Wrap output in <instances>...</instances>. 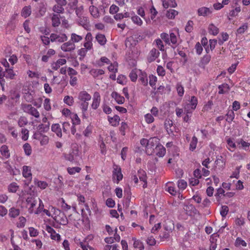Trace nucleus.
Returning a JSON list of instances; mask_svg holds the SVG:
<instances>
[{"mask_svg":"<svg viewBox=\"0 0 250 250\" xmlns=\"http://www.w3.org/2000/svg\"><path fill=\"white\" fill-rule=\"evenodd\" d=\"M21 106V109L24 112L31 115L36 118H39L40 117L39 112L31 104L22 103Z\"/></svg>","mask_w":250,"mask_h":250,"instance_id":"obj_1","label":"nucleus"},{"mask_svg":"<svg viewBox=\"0 0 250 250\" xmlns=\"http://www.w3.org/2000/svg\"><path fill=\"white\" fill-rule=\"evenodd\" d=\"M160 145L159 144V140L156 137L150 138L148 140V145L146 146V153L148 155H151L154 151L156 146Z\"/></svg>","mask_w":250,"mask_h":250,"instance_id":"obj_2","label":"nucleus"},{"mask_svg":"<svg viewBox=\"0 0 250 250\" xmlns=\"http://www.w3.org/2000/svg\"><path fill=\"white\" fill-rule=\"evenodd\" d=\"M123 177V175L122 173L121 167L117 165H114L112 174V178L114 182L118 184L122 180Z\"/></svg>","mask_w":250,"mask_h":250,"instance_id":"obj_3","label":"nucleus"},{"mask_svg":"<svg viewBox=\"0 0 250 250\" xmlns=\"http://www.w3.org/2000/svg\"><path fill=\"white\" fill-rule=\"evenodd\" d=\"M63 155L66 160L73 162L75 161L76 157L79 155L78 148L75 147L72 149L71 151L69 153H64Z\"/></svg>","mask_w":250,"mask_h":250,"instance_id":"obj_4","label":"nucleus"},{"mask_svg":"<svg viewBox=\"0 0 250 250\" xmlns=\"http://www.w3.org/2000/svg\"><path fill=\"white\" fill-rule=\"evenodd\" d=\"M28 210L29 213L32 214L34 212V208L37 204V201L31 196L28 197L26 199Z\"/></svg>","mask_w":250,"mask_h":250,"instance_id":"obj_5","label":"nucleus"},{"mask_svg":"<svg viewBox=\"0 0 250 250\" xmlns=\"http://www.w3.org/2000/svg\"><path fill=\"white\" fill-rule=\"evenodd\" d=\"M183 209H184L186 213L189 216H192L199 213V211L192 204L185 205Z\"/></svg>","mask_w":250,"mask_h":250,"instance_id":"obj_6","label":"nucleus"},{"mask_svg":"<svg viewBox=\"0 0 250 250\" xmlns=\"http://www.w3.org/2000/svg\"><path fill=\"white\" fill-rule=\"evenodd\" d=\"M76 46L75 44L69 41L63 43L61 46V49L64 52H71L75 50Z\"/></svg>","mask_w":250,"mask_h":250,"instance_id":"obj_7","label":"nucleus"},{"mask_svg":"<svg viewBox=\"0 0 250 250\" xmlns=\"http://www.w3.org/2000/svg\"><path fill=\"white\" fill-rule=\"evenodd\" d=\"M101 102V96L98 92H95L93 95V102L91 107L93 109H96L99 107Z\"/></svg>","mask_w":250,"mask_h":250,"instance_id":"obj_8","label":"nucleus"},{"mask_svg":"<svg viewBox=\"0 0 250 250\" xmlns=\"http://www.w3.org/2000/svg\"><path fill=\"white\" fill-rule=\"evenodd\" d=\"M160 52L156 48H153L149 52L147 58V62L149 63L154 61L159 56Z\"/></svg>","mask_w":250,"mask_h":250,"instance_id":"obj_9","label":"nucleus"},{"mask_svg":"<svg viewBox=\"0 0 250 250\" xmlns=\"http://www.w3.org/2000/svg\"><path fill=\"white\" fill-rule=\"evenodd\" d=\"M45 230L50 234V236L52 239L58 241L60 240V235L58 233H56L55 230L51 227L47 225L46 226Z\"/></svg>","mask_w":250,"mask_h":250,"instance_id":"obj_10","label":"nucleus"},{"mask_svg":"<svg viewBox=\"0 0 250 250\" xmlns=\"http://www.w3.org/2000/svg\"><path fill=\"white\" fill-rule=\"evenodd\" d=\"M53 219L56 222L62 225H66L68 223L67 217L64 214H61L58 216H54Z\"/></svg>","mask_w":250,"mask_h":250,"instance_id":"obj_11","label":"nucleus"},{"mask_svg":"<svg viewBox=\"0 0 250 250\" xmlns=\"http://www.w3.org/2000/svg\"><path fill=\"white\" fill-rule=\"evenodd\" d=\"M78 98L81 102H86L90 100L91 96L86 91H82L79 92Z\"/></svg>","mask_w":250,"mask_h":250,"instance_id":"obj_12","label":"nucleus"},{"mask_svg":"<svg viewBox=\"0 0 250 250\" xmlns=\"http://www.w3.org/2000/svg\"><path fill=\"white\" fill-rule=\"evenodd\" d=\"M166 152V148L161 144L156 146L154 151H153V152H155L156 155L160 157H163L165 155Z\"/></svg>","mask_w":250,"mask_h":250,"instance_id":"obj_13","label":"nucleus"},{"mask_svg":"<svg viewBox=\"0 0 250 250\" xmlns=\"http://www.w3.org/2000/svg\"><path fill=\"white\" fill-rule=\"evenodd\" d=\"M138 176L140 181L144 182V184L143 186V188H146L147 187V180L146 172L143 170L140 169L138 171Z\"/></svg>","mask_w":250,"mask_h":250,"instance_id":"obj_14","label":"nucleus"},{"mask_svg":"<svg viewBox=\"0 0 250 250\" xmlns=\"http://www.w3.org/2000/svg\"><path fill=\"white\" fill-rule=\"evenodd\" d=\"M211 13L212 11L210 9L206 7H202L197 10V14L199 16L206 17Z\"/></svg>","mask_w":250,"mask_h":250,"instance_id":"obj_15","label":"nucleus"},{"mask_svg":"<svg viewBox=\"0 0 250 250\" xmlns=\"http://www.w3.org/2000/svg\"><path fill=\"white\" fill-rule=\"evenodd\" d=\"M52 131L55 132L59 137H62V128L59 124H53L51 126Z\"/></svg>","mask_w":250,"mask_h":250,"instance_id":"obj_16","label":"nucleus"},{"mask_svg":"<svg viewBox=\"0 0 250 250\" xmlns=\"http://www.w3.org/2000/svg\"><path fill=\"white\" fill-rule=\"evenodd\" d=\"M111 96L115 100L118 104H122L125 102V98L121 96L117 92H113L111 94Z\"/></svg>","mask_w":250,"mask_h":250,"instance_id":"obj_17","label":"nucleus"},{"mask_svg":"<svg viewBox=\"0 0 250 250\" xmlns=\"http://www.w3.org/2000/svg\"><path fill=\"white\" fill-rule=\"evenodd\" d=\"M108 121L112 126H117L119 125L120 118L118 115H114L113 117L108 116Z\"/></svg>","mask_w":250,"mask_h":250,"instance_id":"obj_18","label":"nucleus"},{"mask_svg":"<svg viewBox=\"0 0 250 250\" xmlns=\"http://www.w3.org/2000/svg\"><path fill=\"white\" fill-rule=\"evenodd\" d=\"M15 75V74L12 69L5 68V71H4V74H2V77H5L6 78L13 79Z\"/></svg>","mask_w":250,"mask_h":250,"instance_id":"obj_19","label":"nucleus"},{"mask_svg":"<svg viewBox=\"0 0 250 250\" xmlns=\"http://www.w3.org/2000/svg\"><path fill=\"white\" fill-rule=\"evenodd\" d=\"M22 175L26 178H29L30 181L32 179L30 168L26 166L23 167Z\"/></svg>","mask_w":250,"mask_h":250,"instance_id":"obj_20","label":"nucleus"},{"mask_svg":"<svg viewBox=\"0 0 250 250\" xmlns=\"http://www.w3.org/2000/svg\"><path fill=\"white\" fill-rule=\"evenodd\" d=\"M198 103L197 99L195 96H192L189 101V103L187 104V107H190L191 110L196 108Z\"/></svg>","mask_w":250,"mask_h":250,"instance_id":"obj_21","label":"nucleus"},{"mask_svg":"<svg viewBox=\"0 0 250 250\" xmlns=\"http://www.w3.org/2000/svg\"><path fill=\"white\" fill-rule=\"evenodd\" d=\"M164 229L166 230L169 231H172V230L174 229V225L173 222L171 220H168L165 222L164 224Z\"/></svg>","mask_w":250,"mask_h":250,"instance_id":"obj_22","label":"nucleus"},{"mask_svg":"<svg viewBox=\"0 0 250 250\" xmlns=\"http://www.w3.org/2000/svg\"><path fill=\"white\" fill-rule=\"evenodd\" d=\"M52 25L53 27H58L61 23L60 20V16L57 14H54L51 18Z\"/></svg>","mask_w":250,"mask_h":250,"instance_id":"obj_23","label":"nucleus"},{"mask_svg":"<svg viewBox=\"0 0 250 250\" xmlns=\"http://www.w3.org/2000/svg\"><path fill=\"white\" fill-rule=\"evenodd\" d=\"M89 12L94 18H97L100 16L98 9L93 5L90 6L89 8Z\"/></svg>","mask_w":250,"mask_h":250,"instance_id":"obj_24","label":"nucleus"},{"mask_svg":"<svg viewBox=\"0 0 250 250\" xmlns=\"http://www.w3.org/2000/svg\"><path fill=\"white\" fill-rule=\"evenodd\" d=\"M96 39L98 43L101 45H104L106 42V39L104 35L101 34H98L96 36Z\"/></svg>","mask_w":250,"mask_h":250,"instance_id":"obj_25","label":"nucleus"},{"mask_svg":"<svg viewBox=\"0 0 250 250\" xmlns=\"http://www.w3.org/2000/svg\"><path fill=\"white\" fill-rule=\"evenodd\" d=\"M0 151L1 155L4 156L5 158H8L10 157V153L7 146H2L0 148Z\"/></svg>","mask_w":250,"mask_h":250,"instance_id":"obj_26","label":"nucleus"},{"mask_svg":"<svg viewBox=\"0 0 250 250\" xmlns=\"http://www.w3.org/2000/svg\"><path fill=\"white\" fill-rule=\"evenodd\" d=\"M31 13V7L29 6H25L23 8L21 15L24 18H26L29 17Z\"/></svg>","mask_w":250,"mask_h":250,"instance_id":"obj_27","label":"nucleus"},{"mask_svg":"<svg viewBox=\"0 0 250 250\" xmlns=\"http://www.w3.org/2000/svg\"><path fill=\"white\" fill-rule=\"evenodd\" d=\"M209 33L213 35H216L219 33V28L211 23L208 26Z\"/></svg>","mask_w":250,"mask_h":250,"instance_id":"obj_28","label":"nucleus"},{"mask_svg":"<svg viewBox=\"0 0 250 250\" xmlns=\"http://www.w3.org/2000/svg\"><path fill=\"white\" fill-rule=\"evenodd\" d=\"M90 73L94 77H97L99 75H102L104 73V71L103 69H92Z\"/></svg>","mask_w":250,"mask_h":250,"instance_id":"obj_29","label":"nucleus"},{"mask_svg":"<svg viewBox=\"0 0 250 250\" xmlns=\"http://www.w3.org/2000/svg\"><path fill=\"white\" fill-rule=\"evenodd\" d=\"M20 214V210L15 208H12L9 209V215L12 218H15Z\"/></svg>","mask_w":250,"mask_h":250,"instance_id":"obj_30","label":"nucleus"},{"mask_svg":"<svg viewBox=\"0 0 250 250\" xmlns=\"http://www.w3.org/2000/svg\"><path fill=\"white\" fill-rule=\"evenodd\" d=\"M219 89V92L218 93L221 94H224L227 91H228L229 89V86L228 84L224 83L221 85H219L218 87Z\"/></svg>","mask_w":250,"mask_h":250,"instance_id":"obj_31","label":"nucleus"},{"mask_svg":"<svg viewBox=\"0 0 250 250\" xmlns=\"http://www.w3.org/2000/svg\"><path fill=\"white\" fill-rule=\"evenodd\" d=\"M70 117L73 125H77L80 124L81 120L77 114L72 113Z\"/></svg>","mask_w":250,"mask_h":250,"instance_id":"obj_32","label":"nucleus"},{"mask_svg":"<svg viewBox=\"0 0 250 250\" xmlns=\"http://www.w3.org/2000/svg\"><path fill=\"white\" fill-rule=\"evenodd\" d=\"M227 118L226 119V121L228 123H231L234 118L235 114L232 110H229L227 113L226 114Z\"/></svg>","mask_w":250,"mask_h":250,"instance_id":"obj_33","label":"nucleus"},{"mask_svg":"<svg viewBox=\"0 0 250 250\" xmlns=\"http://www.w3.org/2000/svg\"><path fill=\"white\" fill-rule=\"evenodd\" d=\"M89 104L88 101L82 102L80 104V107L82 110L83 115V117H85V112L87 110Z\"/></svg>","mask_w":250,"mask_h":250,"instance_id":"obj_34","label":"nucleus"},{"mask_svg":"<svg viewBox=\"0 0 250 250\" xmlns=\"http://www.w3.org/2000/svg\"><path fill=\"white\" fill-rule=\"evenodd\" d=\"M18 124L20 127H23L27 125V119L24 116H21L18 120Z\"/></svg>","mask_w":250,"mask_h":250,"instance_id":"obj_35","label":"nucleus"},{"mask_svg":"<svg viewBox=\"0 0 250 250\" xmlns=\"http://www.w3.org/2000/svg\"><path fill=\"white\" fill-rule=\"evenodd\" d=\"M178 12L174 9H169L167 11L166 16L168 19H174L176 15H178Z\"/></svg>","mask_w":250,"mask_h":250,"instance_id":"obj_36","label":"nucleus"},{"mask_svg":"<svg viewBox=\"0 0 250 250\" xmlns=\"http://www.w3.org/2000/svg\"><path fill=\"white\" fill-rule=\"evenodd\" d=\"M197 141V138L195 136H193L192 138V140L189 145V150L190 151H193L196 148Z\"/></svg>","mask_w":250,"mask_h":250,"instance_id":"obj_37","label":"nucleus"},{"mask_svg":"<svg viewBox=\"0 0 250 250\" xmlns=\"http://www.w3.org/2000/svg\"><path fill=\"white\" fill-rule=\"evenodd\" d=\"M71 125L68 122H64L62 124V129L63 133L68 134L70 129Z\"/></svg>","mask_w":250,"mask_h":250,"instance_id":"obj_38","label":"nucleus"},{"mask_svg":"<svg viewBox=\"0 0 250 250\" xmlns=\"http://www.w3.org/2000/svg\"><path fill=\"white\" fill-rule=\"evenodd\" d=\"M19 188V186L16 183H12L8 186V190L10 192H16Z\"/></svg>","mask_w":250,"mask_h":250,"instance_id":"obj_39","label":"nucleus"},{"mask_svg":"<svg viewBox=\"0 0 250 250\" xmlns=\"http://www.w3.org/2000/svg\"><path fill=\"white\" fill-rule=\"evenodd\" d=\"M68 39L67 36L65 34H61L57 35V41L60 43L64 42Z\"/></svg>","mask_w":250,"mask_h":250,"instance_id":"obj_40","label":"nucleus"},{"mask_svg":"<svg viewBox=\"0 0 250 250\" xmlns=\"http://www.w3.org/2000/svg\"><path fill=\"white\" fill-rule=\"evenodd\" d=\"M75 10V13L78 18L82 19V16L83 12V7L81 6L80 7H76Z\"/></svg>","mask_w":250,"mask_h":250,"instance_id":"obj_41","label":"nucleus"},{"mask_svg":"<svg viewBox=\"0 0 250 250\" xmlns=\"http://www.w3.org/2000/svg\"><path fill=\"white\" fill-rule=\"evenodd\" d=\"M235 245L236 247H239L240 246L246 247L247 243L240 237H237L235 240Z\"/></svg>","mask_w":250,"mask_h":250,"instance_id":"obj_42","label":"nucleus"},{"mask_svg":"<svg viewBox=\"0 0 250 250\" xmlns=\"http://www.w3.org/2000/svg\"><path fill=\"white\" fill-rule=\"evenodd\" d=\"M62 6H61L59 4L55 5L53 7V10L54 12L57 13H63L64 9Z\"/></svg>","mask_w":250,"mask_h":250,"instance_id":"obj_43","label":"nucleus"},{"mask_svg":"<svg viewBox=\"0 0 250 250\" xmlns=\"http://www.w3.org/2000/svg\"><path fill=\"white\" fill-rule=\"evenodd\" d=\"M23 149H24V152H25V153L26 154V155H27L28 156H29L30 155H31V154L32 153V149H31V147L29 144L25 143L23 145Z\"/></svg>","mask_w":250,"mask_h":250,"instance_id":"obj_44","label":"nucleus"},{"mask_svg":"<svg viewBox=\"0 0 250 250\" xmlns=\"http://www.w3.org/2000/svg\"><path fill=\"white\" fill-rule=\"evenodd\" d=\"M193 21L191 20L188 21L185 27V30L188 33H190L193 29Z\"/></svg>","mask_w":250,"mask_h":250,"instance_id":"obj_45","label":"nucleus"},{"mask_svg":"<svg viewBox=\"0 0 250 250\" xmlns=\"http://www.w3.org/2000/svg\"><path fill=\"white\" fill-rule=\"evenodd\" d=\"M176 89L178 94V95L180 97L183 96L184 93V87L180 83H178L176 85Z\"/></svg>","mask_w":250,"mask_h":250,"instance_id":"obj_46","label":"nucleus"},{"mask_svg":"<svg viewBox=\"0 0 250 250\" xmlns=\"http://www.w3.org/2000/svg\"><path fill=\"white\" fill-rule=\"evenodd\" d=\"M83 39L82 36L77 35L75 33H72L71 37V41L75 42H78Z\"/></svg>","mask_w":250,"mask_h":250,"instance_id":"obj_47","label":"nucleus"},{"mask_svg":"<svg viewBox=\"0 0 250 250\" xmlns=\"http://www.w3.org/2000/svg\"><path fill=\"white\" fill-rule=\"evenodd\" d=\"M81 168L79 167H68L67 171L70 175H73L76 172H79Z\"/></svg>","mask_w":250,"mask_h":250,"instance_id":"obj_48","label":"nucleus"},{"mask_svg":"<svg viewBox=\"0 0 250 250\" xmlns=\"http://www.w3.org/2000/svg\"><path fill=\"white\" fill-rule=\"evenodd\" d=\"M63 101L68 105H71L74 103V99L72 96H66L64 98Z\"/></svg>","mask_w":250,"mask_h":250,"instance_id":"obj_49","label":"nucleus"},{"mask_svg":"<svg viewBox=\"0 0 250 250\" xmlns=\"http://www.w3.org/2000/svg\"><path fill=\"white\" fill-rule=\"evenodd\" d=\"M142 73V76H140L139 80L141 82V83L144 85H146L147 84V78L146 73Z\"/></svg>","mask_w":250,"mask_h":250,"instance_id":"obj_50","label":"nucleus"},{"mask_svg":"<svg viewBox=\"0 0 250 250\" xmlns=\"http://www.w3.org/2000/svg\"><path fill=\"white\" fill-rule=\"evenodd\" d=\"M23 97L27 102L31 103L33 101V96L29 92L25 93Z\"/></svg>","mask_w":250,"mask_h":250,"instance_id":"obj_51","label":"nucleus"},{"mask_svg":"<svg viewBox=\"0 0 250 250\" xmlns=\"http://www.w3.org/2000/svg\"><path fill=\"white\" fill-rule=\"evenodd\" d=\"M132 21L134 23H136L139 25H141L143 23V21L140 17L135 15L131 17Z\"/></svg>","mask_w":250,"mask_h":250,"instance_id":"obj_52","label":"nucleus"},{"mask_svg":"<svg viewBox=\"0 0 250 250\" xmlns=\"http://www.w3.org/2000/svg\"><path fill=\"white\" fill-rule=\"evenodd\" d=\"M157 82V77L156 76H154L153 75H151L149 76V84L150 86H151L154 89H155L156 87L155 86L154 87V86L155 85L156 82Z\"/></svg>","mask_w":250,"mask_h":250,"instance_id":"obj_53","label":"nucleus"},{"mask_svg":"<svg viewBox=\"0 0 250 250\" xmlns=\"http://www.w3.org/2000/svg\"><path fill=\"white\" fill-rule=\"evenodd\" d=\"M229 211V208L227 206H222L221 209L220 210V214L223 217H225L228 214Z\"/></svg>","mask_w":250,"mask_h":250,"instance_id":"obj_54","label":"nucleus"},{"mask_svg":"<svg viewBox=\"0 0 250 250\" xmlns=\"http://www.w3.org/2000/svg\"><path fill=\"white\" fill-rule=\"evenodd\" d=\"M39 206L37 208V210L35 211V213L36 214H40L43 209L44 205L42 201L39 198Z\"/></svg>","mask_w":250,"mask_h":250,"instance_id":"obj_55","label":"nucleus"},{"mask_svg":"<svg viewBox=\"0 0 250 250\" xmlns=\"http://www.w3.org/2000/svg\"><path fill=\"white\" fill-rule=\"evenodd\" d=\"M118 63L114 62L113 64H111L108 67V69L109 71L116 73L117 72Z\"/></svg>","mask_w":250,"mask_h":250,"instance_id":"obj_56","label":"nucleus"},{"mask_svg":"<svg viewBox=\"0 0 250 250\" xmlns=\"http://www.w3.org/2000/svg\"><path fill=\"white\" fill-rule=\"evenodd\" d=\"M187 186V183L184 180H180L178 181V187L179 188L184 189Z\"/></svg>","mask_w":250,"mask_h":250,"instance_id":"obj_57","label":"nucleus"},{"mask_svg":"<svg viewBox=\"0 0 250 250\" xmlns=\"http://www.w3.org/2000/svg\"><path fill=\"white\" fill-rule=\"evenodd\" d=\"M157 72L160 76H164L166 74V71L163 66L158 65L157 68Z\"/></svg>","mask_w":250,"mask_h":250,"instance_id":"obj_58","label":"nucleus"},{"mask_svg":"<svg viewBox=\"0 0 250 250\" xmlns=\"http://www.w3.org/2000/svg\"><path fill=\"white\" fill-rule=\"evenodd\" d=\"M160 37L161 39L164 40L166 43L170 44L169 42V36L166 33H163L161 34Z\"/></svg>","mask_w":250,"mask_h":250,"instance_id":"obj_59","label":"nucleus"},{"mask_svg":"<svg viewBox=\"0 0 250 250\" xmlns=\"http://www.w3.org/2000/svg\"><path fill=\"white\" fill-rule=\"evenodd\" d=\"M29 234L31 237H36L37 236L39 232L37 229H35L33 227H30L29 228Z\"/></svg>","mask_w":250,"mask_h":250,"instance_id":"obj_60","label":"nucleus"},{"mask_svg":"<svg viewBox=\"0 0 250 250\" xmlns=\"http://www.w3.org/2000/svg\"><path fill=\"white\" fill-rule=\"evenodd\" d=\"M50 99L48 98H46L44 100L43 105L44 109L47 110L49 111L51 109V105H50Z\"/></svg>","mask_w":250,"mask_h":250,"instance_id":"obj_61","label":"nucleus"},{"mask_svg":"<svg viewBox=\"0 0 250 250\" xmlns=\"http://www.w3.org/2000/svg\"><path fill=\"white\" fill-rule=\"evenodd\" d=\"M26 219L24 217L21 216L19 218V222L18 223L17 227L19 228H22L25 226Z\"/></svg>","mask_w":250,"mask_h":250,"instance_id":"obj_62","label":"nucleus"},{"mask_svg":"<svg viewBox=\"0 0 250 250\" xmlns=\"http://www.w3.org/2000/svg\"><path fill=\"white\" fill-rule=\"evenodd\" d=\"M146 243L149 246H154L156 244V241L153 236H149L147 238V239L146 240Z\"/></svg>","mask_w":250,"mask_h":250,"instance_id":"obj_63","label":"nucleus"},{"mask_svg":"<svg viewBox=\"0 0 250 250\" xmlns=\"http://www.w3.org/2000/svg\"><path fill=\"white\" fill-rule=\"evenodd\" d=\"M87 50L85 48H82L79 50L78 54L81 56L80 60H82L86 55Z\"/></svg>","mask_w":250,"mask_h":250,"instance_id":"obj_64","label":"nucleus"}]
</instances>
